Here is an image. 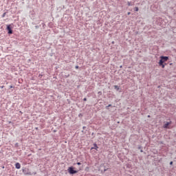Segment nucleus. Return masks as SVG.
<instances>
[{
  "mask_svg": "<svg viewBox=\"0 0 176 176\" xmlns=\"http://www.w3.org/2000/svg\"><path fill=\"white\" fill-rule=\"evenodd\" d=\"M75 68H76V69H79V66L76 65V66L75 67Z\"/></svg>",
  "mask_w": 176,
  "mask_h": 176,
  "instance_id": "nucleus-16",
  "label": "nucleus"
},
{
  "mask_svg": "<svg viewBox=\"0 0 176 176\" xmlns=\"http://www.w3.org/2000/svg\"><path fill=\"white\" fill-rule=\"evenodd\" d=\"M130 14H131V12H128V13H127V15H128V16H130Z\"/></svg>",
  "mask_w": 176,
  "mask_h": 176,
  "instance_id": "nucleus-22",
  "label": "nucleus"
},
{
  "mask_svg": "<svg viewBox=\"0 0 176 176\" xmlns=\"http://www.w3.org/2000/svg\"><path fill=\"white\" fill-rule=\"evenodd\" d=\"M2 168H5V166H2Z\"/></svg>",
  "mask_w": 176,
  "mask_h": 176,
  "instance_id": "nucleus-30",
  "label": "nucleus"
},
{
  "mask_svg": "<svg viewBox=\"0 0 176 176\" xmlns=\"http://www.w3.org/2000/svg\"><path fill=\"white\" fill-rule=\"evenodd\" d=\"M78 166H80L82 164L80 162H77Z\"/></svg>",
  "mask_w": 176,
  "mask_h": 176,
  "instance_id": "nucleus-19",
  "label": "nucleus"
},
{
  "mask_svg": "<svg viewBox=\"0 0 176 176\" xmlns=\"http://www.w3.org/2000/svg\"><path fill=\"white\" fill-rule=\"evenodd\" d=\"M168 56H161L160 60H159V62L160 63V64H162L166 63V61H168Z\"/></svg>",
  "mask_w": 176,
  "mask_h": 176,
  "instance_id": "nucleus-4",
  "label": "nucleus"
},
{
  "mask_svg": "<svg viewBox=\"0 0 176 176\" xmlns=\"http://www.w3.org/2000/svg\"><path fill=\"white\" fill-rule=\"evenodd\" d=\"M173 161H171V162H170V166H173Z\"/></svg>",
  "mask_w": 176,
  "mask_h": 176,
  "instance_id": "nucleus-21",
  "label": "nucleus"
},
{
  "mask_svg": "<svg viewBox=\"0 0 176 176\" xmlns=\"http://www.w3.org/2000/svg\"><path fill=\"white\" fill-rule=\"evenodd\" d=\"M82 129L86 130V126H83Z\"/></svg>",
  "mask_w": 176,
  "mask_h": 176,
  "instance_id": "nucleus-23",
  "label": "nucleus"
},
{
  "mask_svg": "<svg viewBox=\"0 0 176 176\" xmlns=\"http://www.w3.org/2000/svg\"><path fill=\"white\" fill-rule=\"evenodd\" d=\"M105 109H107V110L109 109V107L106 106V107H105Z\"/></svg>",
  "mask_w": 176,
  "mask_h": 176,
  "instance_id": "nucleus-17",
  "label": "nucleus"
},
{
  "mask_svg": "<svg viewBox=\"0 0 176 176\" xmlns=\"http://www.w3.org/2000/svg\"><path fill=\"white\" fill-rule=\"evenodd\" d=\"M109 167L108 166L101 164L99 170H100V171H101V173H105V171L109 170Z\"/></svg>",
  "mask_w": 176,
  "mask_h": 176,
  "instance_id": "nucleus-3",
  "label": "nucleus"
},
{
  "mask_svg": "<svg viewBox=\"0 0 176 176\" xmlns=\"http://www.w3.org/2000/svg\"><path fill=\"white\" fill-rule=\"evenodd\" d=\"M6 30L8 31V35H12V34H13V30H12V25H7Z\"/></svg>",
  "mask_w": 176,
  "mask_h": 176,
  "instance_id": "nucleus-5",
  "label": "nucleus"
},
{
  "mask_svg": "<svg viewBox=\"0 0 176 176\" xmlns=\"http://www.w3.org/2000/svg\"><path fill=\"white\" fill-rule=\"evenodd\" d=\"M22 171L25 175H36V172L31 173L28 168H24L22 169Z\"/></svg>",
  "mask_w": 176,
  "mask_h": 176,
  "instance_id": "nucleus-1",
  "label": "nucleus"
},
{
  "mask_svg": "<svg viewBox=\"0 0 176 176\" xmlns=\"http://www.w3.org/2000/svg\"><path fill=\"white\" fill-rule=\"evenodd\" d=\"M5 16H6V12H4V13L2 14L1 17L3 18V17H5Z\"/></svg>",
  "mask_w": 176,
  "mask_h": 176,
  "instance_id": "nucleus-15",
  "label": "nucleus"
},
{
  "mask_svg": "<svg viewBox=\"0 0 176 176\" xmlns=\"http://www.w3.org/2000/svg\"><path fill=\"white\" fill-rule=\"evenodd\" d=\"M158 65L160 67H162V68H164L166 67V65L164 63H160V62H158Z\"/></svg>",
  "mask_w": 176,
  "mask_h": 176,
  "instance_id": "nucleus-9",
  "label": "nucleus"
},
{
  "mask_svg": "<svg viewBox=\"0 0 176 176\" xmlns=\"http://www.w3.org/2000/svg\"><path fill=\"white\" fill-rule=\"evenodd\" d=\"M15 168H16L17 170H20V168H21V165L20 164V163L16 162L15 164Z\"/></svg>",
  "mask_w": 176,
  "mask_h": 176,
  "instance_id": "nucleus-7",
  "label": "nucleus"
},
{
  "mask_svg": "<svg viewBox=\"0 0 176 176\" xmlns=\"http://www.w3.org/2000/svg\"><path fill=\"white\" fill-rule=\"evenodd\" d=\"M170 124H171V122H167L164 124L163 126L164 129H168V126H170Z\"/></svg>",
  "mask_w": 176,
  "mask_h": 176,
  "instance_id": "nucleus-8",
  "label": "nucleus"
},
{
  "mask_svg": "<svg viewBox=\"0 0 176 176\" xmlns=\"http://www.w3.org/2000/svg\"><path fill=\"white\" fill-rule=\"evenodd\" d=\"M83 101H87V98H83Z\"/></svg>",
  "mask_w": 176,
  "mask_h": 176,
  "instance_id": "nucleus-18",
  "label": "nucleus"
},
{
  "mask_svg": "<svg viewBox=\"0 0 176 176\" xmlns=\"http://www.w3.org/2000/svg\"><path fill=\"white\" fill-rule=\"evenodd\" d=\"M134 10H135V12H138V10H140V9L138 8V7H135L134 8Z\"/></svg>",
  "mask_w": 176,
  "mask_h": 176,
  "instance_id": "nucleus-13",
  "label": "nucleus"
},
{
  "mask_svg": "<svg viewBox=\"0 0 176 176\" xmlns=\"http://www.w3.org/2000/svg\"><path fill=\"white\" fill-rule=\"evenodd\" d=\"M127 5H128V6H133V4H131V2H130V1L127 2Z\"/></svg>",
  "mask_w": 176,
  "mask_h": 176,
  "instance_id": "nucleus-12",
  "label": "nucleus"
},
{
  "mask_svg": "<svg viewBox=\"0 0 176 176\" xmlns=\"http://www.w3.org/2000/svg\"><path fill=\"white\" fill-rule=\"evenodd\" d=\"M13 87H13V85L10 86V89H13Z\"/></svg>",
  "mask_w": 176,
  "mask_h": 176,
  "instance_id": "nucleus-20",
  "label": "nucleus"
},
{
  "mask_svg": "<svg viewBox=\"0 0 176 176\" xmlns=\"http://www.w3.org/2000/svg\"><path fill=\"white\" fill-rule=\"evenodd\" d=\"M109 107H112V104L107 105Z\"/></svg>",
  "mask_w": 176,
  "mask_h": 176,
  "instance_id": "nucleus-26",
  "label": "nucleus"
},
{
  "mask_svg": "<svg viewBox=\"0 0 176 176\" xmlns=\"http://www.w3.org/2000/svg\"><path fill=\"white\" fill-rule=\"evenodd\" d=\"M113 87L116 90H117V91H119V90L120 89V88L118 85H114Z\"/></svg>",
  "mask_w": 176,
  "mask_h": 176,
  "instance_id": "nucleus-10",
  "label": "nucleus"
},
{
  "mask_svg": "<svg viewBox=\"0 0 176 176\" xmlns=\"http://www.w3.org/2000/svg\"><path fill=\"white\" fill-rule=\"evenodd\" d=\"M98 94H102V92L99 91V92H98Z\"/></svg>",
  "mask_w": 176,
  "mask_h": 176,
  "instance_id": "nucleus-25",
  "label": "nucleus"
},
{
  "mask_svg": "<svg viewBox=\"0 0 176 176\" xmlns=\"http://www.w3.org/2000/svg\"><path fill=\"white\" fill-rule=\"evenodd\" d=\"M14 146H15V148H19V143H16V144H14Z\"/></svg>",
  "mask_w": 176,
  "mask_h": 176,
  "instance_id": "nucleus-14",
  "label": "nucleus"
},
{
  "mask_svg": "<svg viewBox=\"0 0 176 176\" xmlns=\"http://www.w3.org/2000/svg\"><path fill=\"white\" fill-rule=\"evenodd\" d=\"M148 118H151V116H148Z\"/></svg>",
  "mask_w": 176,
  "mask_h": 176,
  "instance_id": "nucleus-31",
  "label": "nucleus"
},
{
  "mask_svg": "<svg viewBox=\"0 0 176 176\" xmlns=\"http://www.w3.org/2000/svg\"><path fill=\"white\" fill-rule=\"evenodd\" d=\"M35 28H39V26L36 25V26H35Z\"/></svg>",
  "mask_w": 176,
  "mask_h": 176,
  "instance_id": "nucleus-24",
  "label": "nucleus"
},
{
  "mask_svg": "<svg viewBox=\"0 0 176 176\" xmlns=\"http://www.w3.org/2000/svg\"><path fill=\"white\" fill-rule=\"evenodd\" d=\"M138 151H139L140 152H144V151H142V147L141 146H138Z\"/></svg>",
  "mask_w": 176,
  "mask_h": 176,
  "instance_id": "nucleus-11",
  "label": "nucleus"
},
{
  "mask_svg": "<svg viewBox=\"0 0 176 176\" xmlns=\"http://www.w3.org/2000/svg\"><path fill=\"white\" fill-rule=\"evenodd\" d=\"M94 149H95V151H97L98 149V146H97V144H96V143L94 144V146H92L91 148V151H93Z\"/></svg>",
  "mask_w": 176,
  "mask_h": 176,
  "instance_id": "nucleus-6",
  "label": "nucleus"
},
{
  "mask_svg": "<svg viewBox=\"0 0 176 176\" xmlns=\"http://www.w3.org/2000/svg\"><path fill=\"white\" fill-rule=\"evenodd\" d=\"M120 68H122V66L121 65V66H120Z\"/></svg>",
  "mask_w": 176,
  "mask_h": 176,
  "instance_id": "nucleus-28",
  "label": "nucleus"
},
{
  "mask_svg": "<svg viewBox=\"0 0 176 176\" xmlns=\"http://www.w3.org/2000/svg\"><path fill=\"white\" fill-rule=\"evenodd\" d=\"M121 156H122V155H118V157L119 158H120Z\"/></svg>",
  "mask_w": 176,
  "mask_h": 176,
  "instance_id": "nucleus-27",
  "label": "nucleus"
},
{
  "mask_svg": "<svg viewBox=\"0 0 176 176\" xmlns=\"http://www.w3.org/2000/svg\"><path fill=\"white\" fill-rule=\"evenodd\" d=\"M67 171L71 175H74V174H76L78 173V170L74 169V166L69 167Z\"/></svg>",
  "mask_w": 176,
  "mask_h": 176,
  "instance_id": "nucleus-2",
  "label": "nucleus"
},
{
  "mask_svg": "<svg viewBox=\"0 0 176 176\" xmlns=\"http://www.w3.org/2000/svg\"><path fill=\"white\" fill-rule=\"evenodd\" d=\"M19 112H20V113H23V112H21V111H20Z\"/></svg>",
  "mask_w": 176,
  "mask_h": 176,
  "instance_id": "nucleus-29",
  "label": "nucleus"
}]
</instances>
